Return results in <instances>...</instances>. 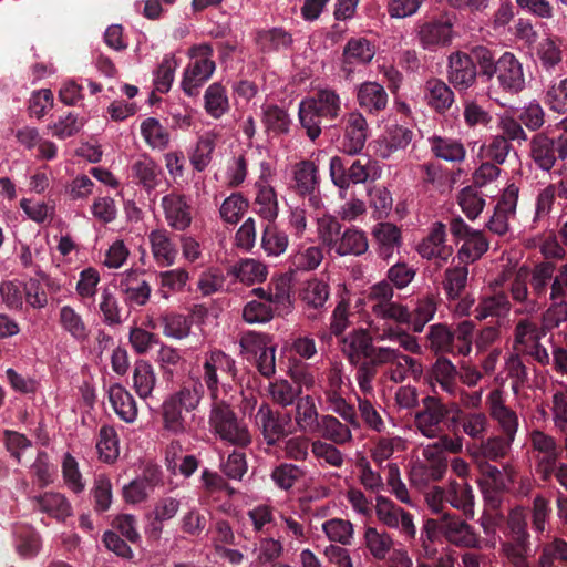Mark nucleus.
<instances>
[{"label": "nucleus", "mask_w": 567, "mask_h": 567, "mask_svg": "<svg viewBox=\"0 0 567 567\" xmlns=\"http://www.w3.org/2000/svg\"><path fill=\"white\" fill-rule=\"evenodd\" d=\"M423 408L415 413L414 424L417 430L427 437H435L440 423L444 422L454 436L442 435L435 442L434 447L440 452L458 453L461 451V436L458 434V422L461 420V410L451 411L432 395L422 399Z\"/></svg>", "instance_id": "nucleus-1"}, {"label": "nucleus", "mask_w": 567, "mask_h": 567, "mask_svg": "<svg viewBox=\"0 0 567 567\" xmlns=\"http://www.w3.org/2000/svg\"><path fill=\"white\" fill-rule=\"evenodd\" d=\"M341 112L339 94L331 89H320L312 96L299 104L298 116L301 126L311 141L317 140L322 131L323 122H333Z\"/></svg>", "instance_id": "nucleus-2"}, {"label": "nucleus", "mask_w": 567, "mask_h": 567, "mask_svg": "<svg viewBox=\"0 0 567 567\" xmlns=\"http://www.w3.org/2000/svg\"><path fill=\"white\" fill-rule=\"evenodd\" d=\"M203 393V384L194 383L184 385L179 391L168 395L161 405L163 429L173 435L186 433V414L198 406Z\"/></svg>", "instance_id": "nucleus-3"}, {"label": "nucleus", "mask_w": 567, "mask_h": 567, "mask_svg": "<svg viewBox=\"0 0 567 567\" xmlns=\"http://www.w3.org/2000/svg\"><path fill=\"white\" fill-rule=\"evenodd\" d=\"M507 527L506 540L501 543V556L513 567H529V533L523 508L516 507L509 512Z\"/></svg>", "instance_id": "nucleus-4"}, {"label": "nucleus", "mask_w": 567, "mask_h": 567, "mask_svg": "<svg viewBox=\"0 0 567 567\" xmlns=\"http://www.w3.org/2000/svg\"><path fill=\"white\" fill-rule=\"evenodd\" d=\"M209 423L223 441L241 447L251 442L247 426L238 421L233 409L223 401H214Z\"/></svg>", "instance_id": "nucleus-5"}, {"label": "nucleus", "mask_w": 567, "mask_h": 567, "mask_svg": "<svg viewBox=\"0 0 567 567\" xmlns=\"http://www.w3.org/2000/svg\"><path fill=\"white\" fill-rule=\"evenodd\" d=\"M330 176L336 186L348 188L350 184L365 183L369 178H374L377 164L370 157H362L349 162L339 156L330 159Z\"/></svg>", "instance_id": "nucleus-6"}, {"label": "nucleus", "mask_w": 567, "mask_h": 567, "mask_svg": "<svg viewBox=\"0 0 567 567\" xmlns=\"http://www.w3.org/2000/svg\"><path fill=\"white\" fill-rule=\"evenodd\" d=\"M203 380L213 401L218 399L219 384L234 380L237 373L235 360L221 350H214L206 354L203 365Z\"/></svg>", "instance_id": "nucleus-7"}, {"label": "nucleus", "mask_w": 567, "mask_h": 567, "mask_svg": "<svg viewBox=\"0 0 567 567\" xmlns=\"http://www.w3.org/2000/svg\"><path fill=\"white\" fill-rule=\"evenodd\" d=\"M529 154L534 163L543 171H550L557 159L567 158V136L549 137L545 133H537L530 140Z\"/></svg>", "instance_id": "nucleus-8"}, {"label": "nucleus", "mask_w": 567, "mask_h": 567, "mask_svg": "<svg viewBox=\"0 0 567 567\" xmlns=\"http://www.w3.org/2000/svg\"><path fill=\"white\" fill-rule=\"evenodd\" d=\"M255 419L265 442L269 446H275L281 439L291 433V415L275 411L267 403H262L258 408Z\"/></svg>", "instance_id": "nucleus-9"}, {"label": "nucleus", "mask_w": 567, "mask_h": 567, "mask_svg": "<svg viewBox=\"0 0 567 567\" xmlns=\"http://www.w3.org/2000/svg\"><path fill=\"white\" fill-rule=\"evenodd\" d=\"M477 74L491 79L495 74V62L492 52L482 45L473 47L463 53V87L472 86Z\"/></svg>", "instance_id": "nucleus-10"}, {"label": "nucleus", "mask_w": 567, "mask_h": 567, "mask_svg": "<svg viewBox=\"0 0 567 567\" xmlns=\"http://www.w3.org/2000/svg\"><path fill=\"white\" fill-rule=\"evenodd\" d=\"M433 542L443 537L446 542L461 546V519L457 515L443 513L440 519H427L422 530V538Z\"/></svg>", "instance_id": "nucleus-11"}, {"label": "nucleus", "mask_w": 567, "mask_h": 567, "mask_svg": "<svg viewBox=\"0 0 567 567\" xmlns=\"http://www.w3.org/2000/svg\"><path fill=\"white\" fill-rule=\"evenodd\" d=\"M368 138V123L362 114L353 112L348 115L340 150L348 155L359 154Z\"/></svg>", "instance_id": "nucleus-12"}, {"label": "nucleus", "mask_w": 567, "mask_h": 567, "mask_svg": "<svg viewBox=\"0 0 567 567\" xmlns=\"http://www.w3.org/2000/svg\"><path fill=\"white\" fill-rule=\"evenodd\" d=\"M419 39L423 48L446 45L453 37V21L449 13L440 19L425 21L419 25Z\"/></svg>", "instance_id": "nucleus-13"}, {"label": "nucleus", "mask_w": 567, "mask_h": 567, "mask_svg": "<svg viewBox=\"0 0 567 567\" xmlns=\"http://www.w3.org/2000/svg\"><path fill=\"white\" fill-rule=\"evenodd\" d=\"M501 86L511 93H518L525 87V79L522 64L512 53H504L495 63Z\"/></svg>", "instance_id": "nucleus-14"}, {"label": "nucleus", "mask_w": 567, "mask_h": 567, "mask_svg": "<svg viewBox=\"0 0 567 567\" xmlns=\"http://www.w3.org/2000/svg\"><path fill=\"white\" fill-rule=\"evenodd\" d=\"M162 207L167 224L175 230L183 231L192 224L190 205L186 196L171 193L162 198Z\"/></svg>", "instance_id": "nucleus-15"}, {"label": "nucleus", "mask_w": 567, "mask_h": 567, "mask_svg": "<svg viewBox=\"0 0 567 567\" xmlns=\"http://www.w3.org/2000/svg\"><path fill=\"white\" fill-rule=\"evenodd\" d=\"M215 71V62L209 58L196 59L184 71L182 89L190 97L197 96L200 87Z\"/></svg>", "instance_id": "nucleus-16"}, {"label": "nucleus", "mask_w": 567, "mask_h": 567, "mask_svg": "<svg viewBox=\"0 0 567 567\" xmlns=\"http://www.w3.org/2000/svg\"><path fill=\"white\" fill-rule=\"evenodd\" d=\"M343 353L351 365H357L362 359H369L373 348V340L364 329H358L343 339Z\"/></svg>", "instance_id": "nucleus-17"}, {"label": "nucleus", "mask_w": 567, "mask_h": 567, "mask_svg": "<svg viewBox=\"0 0 567 567\" xmlns=\"http://www.w3.org/2000/svg\"><path fill=\"white\" fill-rule=\"evenodd\" d=\"M120 290L125 296V300L131 305L144 306L151 296L148 282L142 279L136 270H130L121 279Z\"/></svg>", "instance_id": "nucleus-18"}, {"label": "nucleus", "mask_w": 567, "mask_h": 567, "mask_svg": "<svg viewBox=\"0 0 567 567\" xmlns=\"http://www.w3.org/2000/svg\"><path fill=\"white\" fill-rule=\"evenodd\" d=\"M374 56V47L365 38H351L342 52V70L350 73L353 64L369 63Z\"/></svg>", "instance_id": "nucleus-19"}, {"label": "nucleus", "mask_w": 567, "mask_h": 567, "mask_svg": "<svg viewBox=\"0 0 567 567\" xmlns=\"http://www.w3.org/2000/svg\"><path fill=\"white\" fill-rule=\"evenodd\" d=\"M463 118L474 132L486 130L493 123V106L488 101L470 100L463 109Z\"/></svg>", "instance_id": "nucleus-20"}, {"label": "nucleus", "mask_w": 567, "mask_h": 567, "mask_svg": "<svg viewBox=\"0 0 567 567\" xmlns=\"http://www.w3.org/2000/svg\"><path fill=\"white\" fill-rule=\"evenodd\" d=\"M284 554V545L279 538L272 536H259L252 550L254 567H270L277 565V560Z\"/></svg>", "instance_id": "nucleus-21"}, {"label": "nucleus", "mask_w": 567, "mask_h": 567, "mask_svg": "<svg viewBox=\"0 0 567 567\" xmlns=\"http://www.w3.org/2000/svg\"><path fill=\"white\" fill-rule=\"evenodd\" d=\"M424 456L427 463H416L410 472L411 482L414 484H429L431 481H439L446 471V463L441 460H434V452L430 447L424 450Z\"/></svg>", "instance_id": "nucleus-22"}, {"label": "nucleus", "mask_w": 567, "mask_h": 567, "mask_svg": "<svg viewBox=\"0 0 567 567\" xmlns=\"http://www.w3.org/2000/svg\"><path fill=\"white\" fill-rule=\"evenodd\" d=\"M109 401L121 420L126 423H133L136 420V402L124 386L113 384L109 390Z\"/></svg>", "instance_id": "nucleus-23"}, {"label": "nucleus", "mask_w": 567, "mask_h": 567, "mask_svg": "<svg viewBox=\"0 0 567 567\" xmlns=\"http://www.w3.org/2000/svg\"><path fill=\"white\" fill-rule=\"evenodd\" d=\"M148 238L152 252L157 264L161 266L173 265L178 250L176 244L171 239L168 231L165 229H156L151 231Z\"/></svg>", "instance_id": "nucleus-24"}, {"label": "nucleus", "mask_w": 567, "mask_h": 567, "mask_svg": "<svg viewBox=\"0 0 567 567\" xmlns=\"http://www.w3.org/2000/svg\"><path fill=\"white\" fill-rule=\"evenodd\" d=\"M227 276H231L247 286H251L266 280L267 268L258 260L246 258L228 267Z\"/></svg>", "instance_id": "nucleus-25"}, {"label": "nucleus", "mask_w": 567, "mask_h": 567, "mask_svg": "<svg viewBox=\"0 0 567 567\" xmlns=\"http://www.w3.org/2000/svg\"><path fill=\"white\" fill-rule=\"evenodd\" d=\"M256 43L262 53H272L288 49L292 44V35L282 28L261 30L257 33Z\"/></svg>", "instance_id": "nucleus-26"}, {"label": "nucleus", "mask_w": 567, "mask_h": 567, "mask_svg": "<svg viewBox=\"0 0 567 567\" xmlns=\"http://www.w3.org/2000/svg\"><path fill=\"white\" fill-rule=\"evenodd\" d=\"M358 102L369 112H380L386 107L388 94L379 83L365 82L359 87Z\"/></svg>", "instance_id": "nucleus-27"}, {"label": "nucleus", "mask_w": 567, "mask_h": 567, "mask_svg": "<svg viewBox=\"0 0 567 567\" xmlns=\"http://www.w3.org/2000/svg\"><path fill=\"white\" fill-rule=\"evenodd\" d=\"M134 177L146 192L154 190L161 183L162 168L148 156H143L132 165Z\"/></svg>", "instance_id": "nucleus-28"}, {"label": "nucleus", "mask_w": 567, "mask_h": 567, "mask_svg": "<svg viewBox=\"0 0 567 567\" xmlns=\"http://www.w3.org/2000/svg\"><path fill=\"white\" fill-rule=\"evenodd\" d=\"M369 243L364 231L357 228L346 229L337 245L336 254L339 256H361L368 251Z\"/></svg>", "instance_id": "nucleus-29"}, {"label": "nucleus", "mask_w": 567, "mask_h": 567, "mask_svg": "<svg viewBox=\"0 0 567 567\" xmlns=\"http://www.w3.org/2000/svg\"><path fill=\"white\" fill-rule=\"evenodd\" d=\"M491 399L492 416L498 422L502 431L505 434V437L509 439V441H514L518 426V419L516 413L504 405L497 393L494 392Z\"/></svg>", "instance_id": "nucleus-30"}, {"label": "nucleus", "mask_w": 567, "mask_h": 567, "mask_svg": "<svg viewBox=\"0 0 567 567\" xmlns=\"http://www.w3.org/2000/svg\"><path fill=\"white\" fill-rule=\"evenodd\" d=\"M426 339L429 348L435 354L453 353L455 334L446 324L431 326Z\"/></svg>", "instance_id": "nucleus-31"}, {"label": "nucleus", "mask_w": 567, "mask_h": 567, "mask_svg": "<svg viewBox=\"0 0 567 567\" xmlns=\"http://www.w3.org/2000/svg\"><path fill=\"white\" fill-rule=\"evenodd\" d=\"M40 511L58 519H64L71 515V505L60 493H44L34 497Z\"/></svg>", "instance_id": "nucleus-32"}, {"label": "nucleus", "mask_w": 567, "mask_h": 567, "mask_svg": "<svg viewBox=\"0 0 567 567\" xmlns=\"http://www.w3.org/2000/svg\"><path fill=\"white\" fill-rule=\"evenodd\" d=\"M295 419L300 431H318V427L320 425V419L313 400L309 395L300 398L298 400Z\"/></svg>", "instance_id": "nucleus-33"}, {"label": "nucleus", "mask_w": 567, "mask_h": 567, "mask_svg": "<svg viewBox=\"0 0 567 567\" xmlns=\"http://www.w3.org/2000/svg\"><path fill=\"white\" fill-rule=\"evenodd\" d=\"M426 100L427 104L433 107L436 112L443 113L447 110L453 101L454 93L452 90L440 80H431L426 84Z\"/></svg>", "instance_id": "nucleus-34"}, {"label": "nucleus", "mask_w": 567, "mask_h": 567, "mask_svg": "<svg viewBox=\"0 0 567 567\" xmlns=\"http://www.w3.org/2000/svg\"><path fill=\"white\" fill-rule=\"evenodd\" d=\"M317 432H319L323 439L339 445L344 444L352 439V434L348 425L342 424L332 415L321 416Z\"/></svg>", "instance_id": "nucleus-35"}, {"label": "nucleus", "mask_w": 567, "mask_h": 567, "mask_svg": "<svg viewBox=\"0 0 567 567\" xmlns=\"http://www.w3.org/2000/svg\"><path fill=\"white\" fill-rule=\"evenodd\" d=\"M432 377L440 383L441 388L450 393L455 394L457 391V369L445 357L437 358L436 362L432 367Z\"/></svg>", "instance_id": "nucleus-36"}, {"label": "nucleus", "mask_w": 567, "mask_h": 567, "mask_svg": "<svg viewBox=\"0 0 567 567\" xmlns=\"http://www.w3.org/2000/svg\"><path fill=\"white\" fill-rule=\"evenodd\" d=\"M289 244L288 235L278 229L275 221L268 223L262 231L261 247L268 256H279L287 250Z\"/></svg>", "instance_id": "nucleus-37"}, {"label": "nucleus", "mask_w": 567, "mask_h": 567, "mask_svg": "<svg viewBox=\"0 0 567 567\" xmlns=\"http://www.w3.org/2000/svg\"><path fill=\"white\" fill-rule=\"evenodd\" d=\"M204 99L206 112L215 118H219L229 110L226 90L218 82H215L207 87Z\"/></svg>", "instance_id": "nucleus-38"}, {"label": "nucleus", "mask_w": 567, "mask_h": 567, "mask_svg": "<svg viewBox=\"0 0 567 567\" xmlns=\"http://www.w3.org/2000/svg\"><path fill=\"white\" fill-rule=\"evenodd\" d=\"M512 442L513 441H509L507 437L495 436L482 443L477 449L468 446L467 452L474 458L483 456L484 458L496 461L507 454Z\"/></svg>", "instance_id": "nucleus-39"}, {"label": "nucleus", "mask_w": 567, "mask_h": 567, "mask_svg": "<svg viewBox=\"0 0 567 567\" xmlns=\"http://www.w3.org/2000/svg\"><path fill=\"white\" fill-rule=\"evenodd\" d=\"M555 563H567V542L559 537H554L542 546L538 567H554Z\"/></svg>", "instance_id": "nucleus-40"}, {"label": "nucleus", "mask_w": 567, "mask_h": 567, "mask_svg": "<svg viewBox=\"0 0 567 567\" xmlns=\"http://www.w3.org/2000/svg\"><path fill=\"white\" fill-rule=\"evenodd\" d=\"M511 303L504 293L484 298L474 309V317L477 320L485 319L488 316L503 317L508 313Z\"/></svg>", "instance_id": "nucleus-41"}, {"label": "nucleus", "mask_w": 567, "mask_h": 567, "mask_svg": "<svg viewBox=\"0 0 567 567\" xmlns=\"http://www.w3.org/2000/svg\"><path fill=\"white\" fill-rule=\"evenodd\" d=\"M257 214L267 220L274 223L278 216L277 195L270 186H259L255 200Z\"/></svg>", "instance_id": "nucleus-42"}, {"label": "nucleus", "mask_w": 567, "mask_h": 567, "mask_svg": "<svg viewBox=\"0 0 567 567\" xmlns=\"http://www.w3.org/2000/svg\"><path fill=\"white\" fill-rule=\"evenodd\" d=\"M488 249V241L481 231H471L463 224V257L470 261L480 259Z\"/></svg>", "instance_id": "nucleus-43"}, {"label": "nucleus", "mask_w": 567, "mask_h": 567, "mask_svg": "<svg viewBox=\"0 0 567 567\" xmlns=\"http://www.w3.org/2000/svg\"><path fill=\"white\" fill-rule=\"evenodd\" d=\"M303 476L305 471L291 463L277 465L270 474L275 485L282 491H289Z\"/></svg>", "instance_id": "nucleus-44"}, {"label": "nucleus", "mask_w": 567, "mask_h": 567, "mask_svg": "<svg viewBox=\"0 0 567 567\" xmlns=\"http://www.w3.org/2000/svg\"><path fill=\"white\" fill-rule=\"evenodd\" d=\"M444 501H447L456 509L461 508V496H458V484L456 481L451 482L447 492L441 487H434L426 495V503L434 513L442 512Z\"/></svg>", "instance_id": "nucleus-45"}, {"label": "nucleus", "mask_w": 567, "mask_h": 567, "mask_svg": "<svg viewBox=\"0 0 567 567\" xmlns=\"http://www.w3.org/2000/svg\"><path fill=\"white\" fill-rule=\"evenodd\" d=\"M248 207V200L240 193H234L223 202L220 217L225 223L236 225Z\"/></svg>", "instance_id": "nucleus-46"}, {"label": "nucleus", "mask_w": 567, "mask_h": 567, "mask_svg": "<svg viewBox=\"0 0 567 567\" xmlns=\"http://www.w3.org/2000/svg\"><path fill=\"white\" fill-rule=\"evenodd\" d=\"M141 134L152 147L164 148L169 142L168 132L155 117H147L141 124Z\"/></svg>", "instance_id": "nucleus-47"}, {"label": "nucleus", "mask_w": 567, "mask_h": 567, "mask_svg": "<svg viewBox=\"0 0 567 567\" xmlns=\"http://www.w3.org/2000/svg\"><path fill=\"white\" fill-rule=\"evenodd\" d=\"M436 303L433 297H424L417 300L415 308L410 311V327L414 332H421L424 326L433 319Z\"/></svg>", "instance_id": "nucleus-48"}, {"label": "nucleus", "mask_w": 567, "mask_h": 567, "mask_svg": "<svg viewBox=\"0 0 567 567\" xmlns=\"http://www.w3.org/2000/svg\"><path fill=\"white\" fill-rule=\"evenodd\" d=\"M181 502L175 497H163L155 504L153 511L152 529L159 534L163 528V523L175 517L179 511Z\"/></svg>", "instance_id": "nucleus-49"}, {"label": "nucleus", "mask_w": 567, "mask_h": 567, "mask_svg": "<svg viewBox=\"0 0 567 567\" xmlns=\"http://www.w3.org/2000/svg\"><path fill=\"white\" fill-rule=\"evenodd\" d=\"M133 382L137 394L143 399L147 398L155 385V375L151 364L143 360L136 361Z\"/></svg>", "instance_id": "nucleus-50"}, {"label": "nucleus", "mask_w": 567, "mask_h": 567, "mask_svg": "<svg viewBox=\"0 0 567 567\" xmlns=\"http://www.w3.org/2000/svg\"><path fill=\"white\" fill-rule=\"evenodd\" d=\"M96 449L100 458L104 462H113L118 456V440L115 430L112 426L104 425L100 430Z\"/></svg>", "instance_id": "nucleus-51"}, {"label": "nucleus", "mask_w": 567, "mask_h": 567, "mask_svg": "<svg viewBox=\"0 0 567 567\" xmlns=\"http://www.w3.org/2000/svg\"><path fill=\"white\" fill-rule=\"evenodd\" d=\"M322 529L330 540L342 545H350L353 538V525L347 519L331 518L323 523Z\"/></svg>", "instance_id": "nucleus-52"}, {"label": "nucleus", "mask_w": 567, "mask_h": 567, "mask_svg": "<svg viewBox=\"0 0 567 567\" xmlns=\"http://www.w3.org/2000/svg\"><path fill=\"white\" fill-rule=\"evenodd\" d=\"M163 333L174 339H183L189 334L190 322L179 313H166L159 319Z\"/></svg>", "instance_id": "nucleus-53"}, {"label": "nucleus", "mask_w": 567, "mask_h": 567, "mask_svg": "<svg viewBox=\"0 0 567 567\" xmlns=\"http://www.w3.org/2000/svg\"><path fill=\"white\" fill-rule=\"evenodd\" d=\"M60 324L73 338L84 340L87 337L85 323L81 316L70 306H64L60 310Z\"/></svg>", "instance_id": "nucleus-54"}, {"label": "nucleus", "mask_w": 567, "mask_h": 567, "mask_svg": "<svg viewBox=\"0 0 567 567\" xmlns=\"http://www.w3.org/2000/svg\"><path fill=\"white\" fill-rule=\"evenodd\" d=\"M365 545L377 559L385 558L393 542L386 533H379L374 527H368L364 534Z\"/></svg>", "instance_id": "nucleus-55"}, {"label": "nucleus", "mask_w": 567, "mask_h": 567, "mask_svg": "<svg viewBox=\"0 0 567 567\" xmlns=\"http://www.w3.org/2000/svg\"><path fill=\"white\" fill-rule=\"evenodd\" d=\"M271 305L277 309L288 310L291 306V286L287 276H279L269 284Z\"/></svg>", "instance_id": "nucleus-56"}, {"label": "nucleus", "mask_w": 567, "mask_h": 567, "mask_svg": "<svg viewBox=\"0 0 567 567\" xmlns=\"http://www.w3.org/2000/svg\"><path fill=\"white\" fill-rule=\"evenodd\" d=\"M431 150L439 158L449 162L461 161V143L447 137L433 136L431 140Z\"/></svg>", "instance_id": "nucleus-57"}, {"label": "nucleus", "mask_w": 567, "mask_h": 567, "mask_svg": "<svg viewBox=\"0 0 567 567\" xmlns=\"http://www.w3.org/2000/svg\"><path fill=\"white\" fill-rule=\"evenodd\" d=\"M528 269L526 267L519 268L516 274L514 281L511 287V293L514 300L518 302H526L527 312H534L538 308L536 300H528L527 295V278H528Z\"/></svg>", "instance_id": "nucleus-58"}, {"label": "nucleus", "mask_w": 567, "mask_h": 567, "mask_svg": "<svg viewBox=\"0 0 567 567\" xmlns=\"http://www.w3.org/2000/svg\"><path fill=\"white\" fill-rule=\"evenodd\" d=\"M264 123L267 130L276 134H286L289 132L291 121L284 109L270 105L264 111Z\"/></svg>", "instance_id": "nucleus-59"}, {"label": "nucleus", "mask_w": 567, "mask_h": 567, "mask_svg": "<svg viewBox=\"0 0 567 567\" xmlns=\"http://www.w3.org/2000/svg\"><path fill=\"white\" fill-rule=\"evenodd\" d=\"M298 192L301 195L312 194L317 184V167L311 162H302L295 173Z\"/></svg>", "instance_id": "nucleus-60"}, {"label": "nucleus", "mask_w": 567, "mask_h": 567, "mask_svg": "<svg viewBox=\"0 0 567 567\" xmlns=\"http://www.w3.org/2000/svg\"><path fill=\"white\" fill-rule=\"evenodd\" d=\"M372 312L382 319H392L398 323H405L410 327V310L408 307L402 306L398 302L389 303H374L372 306Z\"/></svg>", "instance_id": "nucleus-61"}, {"label": "nucleus", "mask_w": 567, "mask_h": 567, "mask_svg": "<svg viewBox=\"0 0 567 567\" xmlns=\"http://www.w3.org/2000/svg\"><path fill=\"white\" fill-rule=\"evenodd\" d=\"M272 318L274 311L271 306L260 300H251L243 309V319L250 324L266 323Z\"/></svg>", "instance_id": "nucleus-62"}, {"label": "nucleus", "mask_w": 567, "mask_h": 567, "mask_svg": "<svg viewBox=\"0 0 567 567\" xmlns=\"http://www.w3.org/2000/svg\"><path fill=\"white\" fill-rule=\"evenodd\" d=\"M545 103L556 113H567V78L554 83L547 90Z\"/></svg>", "instance_id": "nucleus-63"}, {"label": "nucleus", "mask_w": 567, "mask_h": 567, "mask_svg": "<svg viewBox=\"0 0 567 567\" xmlns=\"http://www.w3.org/2000/svg\"><path fill=\"white\" fill-rule=\"evenodd\" d=\"M327 399L330 409L334 413L339 414L346 422H348L352 426L359 427L360 424L353 405L347 403V401L337 391L328 392Z\"/></svg>", "instance_id": "nucleus-64"}]
</instances>
